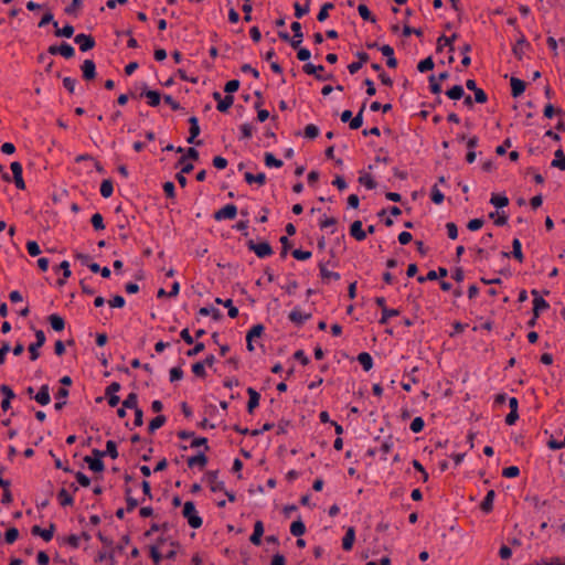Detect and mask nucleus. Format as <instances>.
I'll list each match as a JSON object with an SVG mask.
<instances>
[{
	"instance_id": "37",
	"label": "nucleus",
	"mask_w": 565,
	"mask_h": 565,
	"mask_svg": "<svg viewBox=\"0 0 565 565\" xmlns=\"http://www.w3.org/2000/svg\"><path fill=\"white\" fill-rule=\"evenodd\" d=\"M324 67L322 65H313L311 63H308L303 66V72L308 75H316L318 79H323L318 73L323 72Z\"/></svg>"
},
{
	"instance_id": "42",
	"label": "nucleus",
	"mask_w": 565,
	"mask_h": 565,
	"mask_svg": "<svg viewBox=\"0 0 565 565\" xmlns=\"http://www.w3.org/2000/svg\"><path fill=\"white\" fill-rule=\"evenodd\" d=\"M114 186L110 180H104L100 184V194L103 198L107 199L113 195Z\"/></svg>"
},
{
	"instance_id": "24",
	"label": "nucleus",
	"mask_w": 565,
	"mask_h": 565,
	"mask_svg": "<svg viewBox=\"0 0 565 565\" xmlns=\"http://www.w3.org/2000/svg\"><path fill=\"white\" fill-rule=\"evenodd\" d=\"M244 179L245 181L248 183V184H252V183H257L258 185H264L265 182H266V175L265 173H258V174H253L250 172H246L244 174Z\"/></svg>"
},
{
	"instance_id": "32",
	"label": "nucleus",
	"mask_w": 565,
	"mask_h": 565,
	"mask_svg": "<svg viewBox=\"0 0 565 565\" xmlns=\"http://www.w3.org/2000/svg\"><path fill=\"white\" fill-rule=\"evenodd\" d=\"M216 303L223 305L224 308L228 309V316L231 318H236L238 316V309L233 305L232 299H227L223 301L221 298L215 299Z\"/></svg>"
},
{
	"instance_id": "49",
	"label": "nucleus",
	"mask_w": 565,
	"mask_h": 565,
	"mask_svg": "<svg viewBox=\"0 0 565 565\" xmlns=\"http://www.w3.org/2000/svg\"><path fill=\"white\" fill-rule=\"evenodd\" d=\"M434 68V61L433 58L429 56V57H426L424 60H422L418 65H417V70L420 72V73H424V72H427V71H430Z\"/></svg>"
},
{
	"instance_id": "20",
	"label": "nucleus",
	"mask_w": 565,
	"mask_h": 565,
	"mask_svg": "<svg viewBox=\"0 0 565 565\" xmlns=\"http://www.w3.org/2000/svg\"><path fill=\"white\" fill-rule=\"evenodd\" d=\"M510 84L513 97L520 96L525 90V83L516 77H512Z\"/></svg>"
},
{
	"instance_id": "2",
	"label": "nucleus",
	"mask_w": 565,
	"mask_h": 565,
	"mask_svg": "<svg viewBox=\"0 0 565 565\" xmlns=\"http://www.w3.org/2000/svg\"><path fill=\"white\" fill-rule=\"evenodd\" d=\"M247 246L250 250H253L259 258L268 257L273 254V248L267 242L255 243L254 241H249Z\"/></svg>"
},
{
	"instance_id": "59",
	"label": "nucleus",
	"mask_w": 565,
	"mask_h": 565,
	"mask_svg": "<svg viewBox=\"0 0 565 565\" xmlns=\"http://www.w3.org/2000/svg\"><path fill=\"white\" fill-rule=\"evenodd\" d=\"M318 135H319V128L316 125L309 124L305 127V137H307L309 139H313Z\"/></svg>"
},
{
	"instance_id": "17",
	"label": "nucleus",
	"mask_w": 565,
	"mask_h": 565,
	"mask_svg": "<svg viewBox=\"0 0 565 565\" xmlns=\"http://www.w3.org/2000/svg\"><path fill=\"white\" fill-rule=\"evenodd\" d=\"M207 479H209V482H210L211 491L217 492V491H224L225 490L224 482L220 481L217 479V473L216 472H209L207 473Z\"/></svg>"
},
{
	"instance_id": "39",
	"label": "nucleus",
	"mask_w": 565,
	"mask_h": 565,
	"mask_svg": "<svg viewBox=\"0 0 565 565\" xmlns=\"http://www.w3.org/2000/svg\"><path fill=\"white\" fill-rule=\"evenodd\" d=\"M122 406L125 408H130V409H134V411H137L139 407H138V397H137V394L135 393H130L126 398L125 401L122 402Z\"/></svg>"
},
{
	"instance_id": "50",
	"label": "nucleus",
	"mask_w": 565,
	"mask_h": 565,
	"mask_svg": "<svg viewBox=\"0 0 565 565\" xmlns=\"http://www.w3.org/2000/svg\"><path fill=\"white\" fill-rule=\"evenodd\" d=\"M90 223L96 231H102L105 228L104 218L100 213L93 214Z\"/></svg>"
},
{
	"instance_id": "46",
	"label": "nucleus",
	"mask_w": 565,
	"mask_h": 565,
	"mask_svg": "<svg viewBox=\"0 0 565 565\" xmlns=\"http://www.w3.org/2000/svg\"><path fill=\"white\" fill-rule=\"evenodd\" d=\"M333 8H334L333 3H331V2L324 3L321 7V9H320V11H319V13L317 15L318 21L319 22L326 21L328 19V17H329V10H332Z\"/></svg>"
},
{
	"instance_id": "36",
	"label": "nucleus",
	"mask_w": 565,
	"mask_h": 565,
	"mask_svg": "<svg viewBox=\"0 0 565 565\" xmlns=\"http://www.w3.org/2000/svg\"><path fill=\"white\" fill-rule=\"evenodd\" d=\"M306 532V526L301 520L294 521L290 525V533L295 536H301Z\"/></svg>"
},
{
	"instance_id": "35",
	"label": "nucleus",
	"mask_w": 565,
	"mask_h": 565,
	"mask_svg": "<svg viewBox=\"0 0 565 565\" xmlns=\"http://www.w3.org/2000/svg\"><path fill=\"white\" fill-rule=\"evenodd\" d=\"M234 103V97L232 95H226L223 97L220 103H217L216 109L221 113H226Z\"/></svg>"
},
{
	"instance_id": "26",
	"label": "nucleus",
	"mask_w": 565,
	"mask_h": 565,
	"mask_svg": "<svg viewBox=\"0 0 565 565\" xmlns=\"http://www.w3.org/2000/svg\"><path fill=\"white\" fill-rule=\"evenodd\" d=\"M320 275L323 280L330 281V280H339L340 275L335 271H331L327 268L324 264L319 265Z\"/></svg>"
},
{
	"instance_id": "45",
	"label": "nucleus",
	"mask_w": 565,
	"mask_h": 565,
	"mask_svg": "<svg viewBox=\"0 0 565 565\" xmlns=\"http://www.w3.org/2000/svg\"><path fill=\"white\" fill-rule=\"evenodd\" d=\"M490 203L494 205L495 207H504L509 204V199L505 195H497L492 194L490 199Z\"/></svg>"
},
{
	"instance_id": "44",
	"label": "nucleus",
	"mask_w": 565,
	"mask_h": 565,
	"mask_svg": "<svg viewBox=\"0 0 565 565\" xmlns=\"http://www.w3.org/2000/svg\"><path fill=\"white\" fill-rule=\"evenodd\" d=\"M512 255L515 259H518L520 263L523 262L524 256L521 249V242L519 238H514L512 242Z\"/></svg>"
},
{
	"instance_id": "8",
	"label": "nucleus",
	"mask_w": 565,
	"mask_h": 565,
	"mask_svg": "<svg viewBox=\"0 0 565 565\" xmlns=\"http://www.w3.org/2000/svg\"><path fill=\"white\" fill-rule=\"evenodd\" d=\"M264 332L263 324H255L252 327V329L247 332L246 335V342H247V349L248 351H254L253 341H255L256 338H260Z\"/></svg>"
},
{
	"instance_id": "10",
	"label": "nucleus",
	"mask_w": 565,
	"mask_h": 565,
	"mask_svg": "<svg viewBox=\"0 0 565 565\" xmlns=\"http://www.w3.org/2000/svg\"><path fill=\"white\" fill-rule=\"evenodd\" d=\"M292 32H294V38L291 39L290 41V44L294 49H298L302 42V38H303V33L301 31V24L299 22H292L291 25H290Z\"/></svg>"
},
{
	"instance_id": "52",
	"label": "nucleus",
	"mask_w": 565,
	"mask_h": 565,
	"mask_svg": "<svg viewBox=\"0 0 565 565\" xmlns=\"http://www.w3.org/2000/svg\"><path fill=\"white\" fill-rule=\"evenodd\" d=\"M265 164L267 167L280 168L282 166V161L276 159L275 156L270 152L265 153Z\"/></svg>"
},
{
	"instance_id": "28",
	"label": "nucleus",
	"mask_w": 565,
	"mask_h": 565,
	"mask_svg": "<svg viewBox=\"0 0 565 565\" xmlns=\"http://www.w3.org/2000/svg\"><path fill=\"white\" fill-rule=\"evenodd\" d=\"M358 181L369 190H373L376 186V182L373 180L372 175L365 172H360Z\"/></svg>"
},
{
	"instance_id": "14",
	"label": "nucleus",
	"mask_w": 565,
	"mask_h": 565,
	"mask_svg": "<svg viewBox=\"0 0 565 565\" xmlns=\"http://www.w3.org/2000/svg\"><path fill=\"white\" fill-rule=\"evenodd\" d=\"M33 398L42 406L47 405L51 401L49 385H42Z\"/></svg>"
},
{
	"instance_id": "12",
	"label": "nucleus",
	"mask_w": 565,
	"mask_h": 565,
	"mask_svg": "<svg viewBox=\"0 0 565 565\" xmlns=\"http://www.w3.org/2000/svg\"><path fill=\"white\" fill-rule=\"evenodd\" d=\"M84 79L90 81L96 76V66L94 61L85 60L81 66Z\"/></svg>"
},
{
	"instance_id": "55",
	"label": "nucleus",
	"mask_w": 565,
	"mask_h": 565,
	"mask_svg": "<svg viewBox=\"0 0 565 565\" xmlns=\"http://www.w3.org/2000/svg\"><path fill=\"white\" fill-rule=\"evenodd\" d=\"M358 11H359V14L360 17L365 20V21H372L374 22L375 19L374 17L372 15L371 11L369 10V8L365 6V4H360L358 7Z\"/></svg>"
},
{
	"instance_id": "51",
	"label": "nucleus",
	"mask_w": 565,
	"mask_h": 565,
	"mask_svg": "<svg viewBox=\"0 0 565 565\" xmlns=\"http://www.w3.org/2000/svg\"><path fill=\"white\" fill-rule=\"evenodd\" d=\"M398 315L399 311L397 309L384 308V311H382V318L380 320V323L385 324L392 317H396Z\"/></svg>"
},
{
	"instance_id": "16",
	"label": "nucleus",
	"mask_w": 565,
	"mask_h": 565,
	"mask_svg": "<svg viewBox=\"0 0 565 565\" xmlns=\"http://www.w3.org/2000/svg\"><path fill=\"white\" fill-rule=\"evenodd\" d=\"M350 234L358 241H363L366 237L365 231L362 228L361 221H354L350 227Z\"/></svg>"
},
{
	"instance_id": "61",
	"label": "nucleus",
	"mask_w": 565,
	"mask_h": 565,
	"mask_svg": "<svg viewBox=\"0 0 565 565\" xmlns=\"http://www.w3.org/2000/svg\"><path fill=\"white\" fill-rule=\"evenodd\" d=\"M520 475V469L516 466H510L502 470V476L505 478H515Z\"/></svg>"
},
{
	"instance_id": "7",
	"label": "nucleus",
	"mask_w": 565,
	"mask_h": 565,
	"mask_svg": "<svg viewBox=\"0 0 565 565\" xmlns=\"http://www.w3.org/2000/svg\"><path fill=\"white\" fill-rule=\"evenodd\" d=\"M55 525L50 524L47 529H41L39 525H33L31 533L36 536H41L45 542H50L54 535Z\"/></svg>"
},
{
	"instance_id": "40",
	"label": "nucleus",
	"mask_w": 565,
	"mask_h": 565,
	"mask_svg": "<svg viewBox=\"0 0 565 565\" xmlns=\"http://www.w3.org/2000/svg\"><path fill=\"white\" fill-rule=\"evenodd\" d=\"M294 9H295V17L298 19L302 18L305 14H307L310 11L309 0H307L303 6H301L299 2H295Z\"/></svg>"
},
{
	"instance_id": "41",
	"label": "nucleus",
	"mask_w": 565,
	"mask_h": 565,
	"mask_svg": "<svg viewBox=\"0 0 565 565\" xmlns=\"http://www.w3.org/2000/svg\"><path fill=\"white\" fill-rule=\"evenodd\" d=\"M446 95L450 99L457 100V99H460L465 95V92H463V88L461 85H455L446 92Z\"/></svg>"
},
{
	"instance_id": "31",
	"label": "nucleus",
	"mask_w": 565,
	"mask_h": 565,
	"mask_svg": "<svg viewBox=\"0 0 565 565\" xmlns=\"http://www.w3.org/2000/svg\"><path fill=\"white\" fill-rule=\"evenodd\" d=\"M57 499L61 505H72L74 502V499L72 494L66 489H61L57 493Z\"/></svg>"
},
{
	"instance_id": "38",
	"label": "nucleus",
	"mask_w": 565,
	"mask_h": 565,
	"mask_svg": "<svg viewBox=\"0 0 565 565\" xmlns=\"http://www.w3.org/2000/svg\"><path fill=\"white\" fill-rule=\"evenodd\" d=\"M552 167L565 170V156L562 149L555 151V158L552 161Z\"/></svg>"
},
{
	"instance_id": "21",
	"label": "nucleus",
	"mask_w": 565,
	"mask_h": 565,
	"mask_svg": "<svg viewBox=\"0 0 565 565\" xmlns=\"http://www.w3.org/2000/svg\"><path fill=\"white\" fill-rule=\"evenodd\" d=\"M186 462L190 468L198 466L199 468L203 469L206 466L207 458L204 454H199L196 456L188 458Z\"/></svg>"
},
{
	"instance_id": "1",
	"label": "nucleus",
	"mask_w": 565,
	"mask_h": 565,
	"mask_svg": "<svg viewBox=\"0 0 565 565\" xmlns=\"http://www.w3.org/2000/svg\"><path fill=\"white\" fill-rule=\"evenodd\" d=\"M182 514L188 520V523L192 529H199L202 525V519L198 514L195 505L192 501H186L184 503Z\"/></svg>"
},
{
	"instance_id": "43",
	"label": "nucleus",
	"mask_w": 565,
	"mask_h": 565,
	"mask_svg": "<svg viewBox=\"0 0 565 565\" xmlns=\"http://www.w3.org/2000/svg\"><path fill=\"white\" fill-rule=\"evenodd\" d=\"M164 423H166V417L163 415H158L149 423V426H148L149 433H154L157 429L162 427L164 425Z\"/></svg>"
},
{
	"instance_id": "25",
	"label": "nucleus",
	"mask_w": 565,
	"mask_h": 565,
	"mask_svg": "<svg viewBox=\"0 0 565 565\" xmlns=\"http://www.w3.org/2000/svg\"><path fill=\"white\" fill-rule=\"evenodd\" d=\"M494 497L495 492L493 490H489L481 503V510L483 512L489 513L492 510Z\"/></svg>"
},
{
	"instance_id": "63",
	"label": "nucleus",
	"mask_w": 565,
	"mask_h": 565,
	"mask_svg": "<svg viewBox=\"0 0 565 565\" xmlns=\"http://www.w3.org/2000/svg\"><path fill=\"white\" fill-rule=\"evenodd\" d=\"M444 194L441 193V191L435 185L433 186L431 189V201L435 203V204H441L443 201H444Z\"/></svg>"
},
{
	"instance_id": "29",
	"label": "nucleus",
	"mask_w": 565,
	"mask_h": 565,
	"mask_svg": "<svg viewBox=\"0 0 565 565\" xmlns=\"http://www.w3.org/2000/svg\"><path fill=\"white\" fill-rule=\"evenodd\" d=\"M309 315L303 313L300 309H294L289 313L290 321L295 322L296 324L303 323L307 319H309Z\"/></svg>"
},
{
	"instance_id": "6",
	"label": "nucleus",
	"mask_w": 565,
	"mask_h": 565,
	"mask_svg": "<svg viewBox=\"0 0 565 565\" xmlns=\"http://www.w3.org/2000/svg\"><path fill=\"white\" fill-rule=\"evenodd\" d=\"M11 168V171H12V174H13V181H14V184L18 189L20 190H24L25 189V183H24V180L22 178V166L20 162L18 161H14L11 163L10 166Z\"/></svg>"
},
{
	"instance_id": "54",
	"label": "nucleus",
	"mask_w": 565,
	"mask_h": 565,
	"mask_svg": "<svg viewBox=\"0 0 565 565\" xmlns=\"http://www.w3.org/2000/svg\"><path fill=\"white\" fill-rule=\"evenodd\" d=\"M444 46H449L450 53L454 52L452 38L441 35L437 41V49L440 51Z\"/></svg>"
},
{
	"instance_id": "18",
	"label": "nucleus",
	"mask_w": 565,
	"mask_h": 565,
	"mask_svg": "<svg viewBox=\"0 0 565 565\" xmlns=\"http://www.w3.org/2000/svg\"><path fill=\"white\" fill-rule=\"evenodd\" d=\"M96 456L103 457L105 454L109 455L113 459L118 457L117 446L114 440H108L106 443V451L94 450Z\"/></svg>"
},
{
	"instance_id": "30",
	"label": "nucleus",
	"mask_w": 565,
	"mask_h": 565,
	"mask_svg": "<svg viewBox=\"0 0 565 565\" xmlns=\"http://www.w3.org/2000/svg\"><path fill=\"white\" fill-rule=\"evenodd\" d=\"M53 26L56 29L55 30L56 36L71 38L74 33V28L71 24H66L65 26L60 29L58 23L53 22Z\"/></svg>"
},
{
	"instance_id": "27",
	"label": "nucleus",
	"mask_w": 565,
	"mask_h": 565,
	"mask_svg": "<svg viewBox=\"0 0 565 565\" xmlns=\"http://www.w3.org/2000/svg\"><path fill=\"white\" fill-rule=\"evenodd\" d=\"M85 462H87L89 469L95 472H100L104 470V463L99 456H97V458H90L87 456L85 457Z\"/></svg>"
},
{
	"instance_id": "13",
	"label": "nucleus",
	"mask_w": 565,
	"mask_h": 565,
	"mask_svg": "<svg viewBox=\"0 0 565 565\" xmlns=\"http://www.w3.org/2000/svg\"><path fill=\"white\" fill-rule=\"evenodd\" d=\"M263 534H264V524L262 521H256L254 524L253 534L249 537L250 543L256 546L260 545Z\"/></svg>"
},
{
	"instance_id": "19",
	"label": "nucleus",
	"mask_w": 565,
	"mask_h": 565,
	"mask_svg": "<svg viewBox=\"0 0 565 565\" xmlns=\"http://www.w3.org/2000/svg\"><path fill=\"white\" fill-rule=\"evenodd\" d=\"M355 540V531L353 527H349L342 539V547L344 551H350Z\"/></svg>"
},
{
	"instance_id": "60",
	"label": "nucleus",
	"mask_w": 565,
	"mask_h": 565,
	"mask_svg": "<svg viewBox=\"0 0 565 565\" xmlns=\"http://www.w3.org/2000/svg\"><path fill=\"white\" fill-rule=\"evenodd\" d=\"M424 425L425 424L422 417H415L412 420L409 428L413 433H420L424 428Z\"/></svg>"
},
{
	"instance_id": "15",
	"label": "nucleus",
	"mask_w": 565,
	"mask_h": 565,
	"mask_svg": "<svg viewBox=\"0 0 565 565\" xmlns=\"http://www.w3.org/2000/svg\"><path fill=\"white\" fill-rule=\"evenodd\" d=\"M248 394V403H247V412L252 414L254 409L259 405L260 395L253 388H247Z\"/></svg>"
},
{
	"instance_id": "22",
	"label": "nucleus",
	"mask_w": 565,
	"mask_h": 565,
	"mask_svg": "<svg viewBox=\"0 0 565 565\" xmlns=\"http://www.w3.org/2000/svg\"><path fill=\"white\" fill-rule=\"evenodd\" d=\"M141 96L147 98V102L151 107H156L160 104L161 96L157 90H145Z\"/></svg>"
},
{
	"instance_id": "53",
	"label": "nucleus",
	"mask_w": 565,
	"mask_h": 565,
	"mask_svg": "<svg viewBox=\"0 0 565 565\" xmlns=\"http://www.w3.org/2000/svg\"><path fill=\"white\" fill-rule=\"evenodd\" d=\"M62 271H63V279H58L57 280V284L60 286L64 285L65 284V279L68 278L71 276V269H70V263L67 260H63L60 266H58Z\"/></svg>"
},
{
	"instance_id": "33",
	"label": "nucleus",
	"mask_w": 565,
	"mask_h": 565,
	"mask_svg": "<svg viewBox=\"0 0 565 565\" xmlns=\"http://www.w3.org/2000/svg\"><path fill=\"white\" fill-rule=\"evenodd\" d=\"M358 361L365 371H370L373 366V359L367 352H362L358 355Z\"/></svg>"
},
{
	"instance_id": "56",
	"label": "nucleus",
	"mask_w": 565,
	"mask_h": 565,
	"mask_svg": "<svg viewBox=\"0 0 565 565\" xmlns=\"http://www.w3.org/2000/svg\"><path fill=\"white\" fill-rule=\"evenodd\" d=\"M470 51H471V45H470V44H468V43L463 44V45L460 47V52L463 54V57H462V60H461V64H462L463 66H469V65H470V63H471V60H470V57H469V55H468V53H469Z\"/></svg>"
},
{
	"instance_id": "3",
	"label": "nucleus",
	"mask_w": 565,
	"mask_h": 565,
	"mask_svg": "<svg viewBox=\"0 0 565 565\" xmlns=\"http://www.w3.org/2000/svg\"><path fill=\"white\" fill-rule=\"evenodd\" d=\"M237 214V207L234 204H226L222 209L217 210L214 213V218L216 221L222 220H234Z\"/></svg>"
},
{
	"instance_id": "4",
	"label": "nucleus",
	"mask_w": 565,
	"mask_h": 565,
	"mask_svg": "<svg viewBox=\"0 0 565 565\" xmlns=\"http://www.w3.org/2000/svg\"><path fill=\"white\" fill-rule=\"evenodd\" d=\"M36 341L29 347L30 358L35 361L39 358V349L45 343V334L42 330L35 332Z\"/></svg>"
},
{
	"instance_id": "11",
	"label": "nucleus",
	"mask_w": 565,
	"mask_h": 565,
	"mask_svg": "<svg viewBox=\"0 0 565 565\" xmlns=\"http://www.w3.org/2000/svg\"><path fill=\"white\" fill-rule=\"evenodd\" d=\"M532 294L535 296L533 300V313L535 315V318H539L541 311L548 308V303L545 299L539 296L536 290H533Z\"/></svg>"
},
{
	"instance_id": "48",
	"label": "nucleus",
	"mask_w": 565,
	"mask_h": 565,
	"mask_svg": "<svg viewBox=\"0 0 565 565\" xmlns=\"http://www.w3.org/2000/svg\"><path fill=\"white\" fill-rule=\"evenodd\" d=\"M364 105L361 107V109L359 110V113L356 114V116L354 118L351 119L350 121V128L355 130V129H359L362 124H363V118H362V115H363V111H364Z\"/></svg>"
},
{
	"instance_id": "58",
	"label": "nucleus",
	"mask_w": 565,
	"mask_h": 565,
	"mask_svg": "<svg viewBox=\"0 0 565 565\" xmlns=\"http://www.w3.org/2000/svg\"><path fill=\"white\" fill-rule=\"evenodd\" d=\"M199 313H200L201 316H209V315H212V316H213V318H214L215 320H218V319L221 318V312H220V310H218V309H216V308H206V307H203V308H201V309L199 310Z\"/></svg>"
},
{
	"instance_id": "5",
	"label": "nucleus",
	"mask_w": 565,
	"mask_h": 565,
	"mask_svg": "<svg viewBox=\"0 0 565 565\" xmlns=\"http://www.w3.org/2000/svg\"><path fill=\"white\" fill-rule=\"evenodd\" d=\"M74 42L79 46L82 52L92 50L95 46V40L92 35L79 33L74 38Z\"/></svg>"
},
{
	"instance_id": "23",
	"label": "nucleus",
	"mask_w": 565,
	"mask_h": 565,
	"mask_svg": "<svg viewBox=\"0 0 565 565\" xmlns=\"http://www.w3.org/2000/svg\"><path fill=\"white\" fill-rule=\"evenodd\" d=\"M68 396V390L65 387H61L55 394V398L57 402L55 403V409L61 411L66 404V398Z\"/></svg>"
},
{
	"instance_id": "64",
	"label": "nucleus",
	"mask_w": 565,
	"mask_h": 565,
	"mask_svg": "<svg viewBox=\"0 0 565 565\" xmlns=\"http://www.w3.org/2000/svg\"><path fill=\"white\" fill-rule=\"evenodd\" d=\"M26 250L31 256H38L41 253L39 244L34 241L26 243Z\"/></svg>"
},
{
	"instance_id": "9",
	"label": "nucleus",
	"mask_w": 565,
	"mask_h": 565,
	"mask_svg": "<svg viewBox=\"0 0 565 565\" xmlns=\"http://www.w3.org/2000/svg\"><path fill=\"white\" fill-rule=\"evenodd\" d=\"M120 390V384L117 382H113L106 388V395L108 396V404L111 407H115L119 404V396L116 394Z\"/></svg>"
},
{
	"instance_id": "57",
	"label": "nucleus",
	"mask_w": 565,
	"mask_h": 565,
	"mask_svg": "<svg viewBox=\"0 0 565 565\" xmlns=\"http://www.w3.org/2000/svg\"><path fill=\"white\" fill-rule=\"evenodd\" d=\"M19 536V531L17 527L9 529L4 534V540L8 544H12L17 541Z\"/></svg>"
},
{
	"instance_id": "62",
	"label": "nucleus",
	"mask_w": 565,
	"mask_h": 565,
	"mask_svg": "<svg viewBox=\"0 0 565 565\" xmlns=\"http://www.w3.org/2000/svg\"><path fill=\"white\" fill-rule=\"evenodd\" d=\"M239 130L243 139H249L253 136L254 127L250 124H243Z\"/></svg>"
},
{
	"instance_id": "47",
	"label": "nucleus",
	"mask_w": 565,
	"mask_h": 565,
	"mask_svg": "<svg viewBox=\"0 0 565 565\" xmlns=\"http://www.w3.org/2000/svg\"><path fill=\"white\" fill-rule=\"evenodd\" d=\"M60 54L65 58H72L75 54L74 47L68 43H62L58 46Z\"/></svg>"
},
{
	"instance_id": "34",
	"label": "nucleus",
	"mask_w": 565,
	"mask_h": 565,
	"mask_svg": "<svg viewBox=\"0 0 565 565\" xmlns=\"http://www.w3.org/2000/svg\"><path fill=\"white\" fill-rule=\"evenodd\" d=\"M49 321H50V324L51 327L55 330V331H62L65 327V322H64V319L58 316V315H51L49 317Z\"/></svg>"
}]
</instances>
